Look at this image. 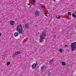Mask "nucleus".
Returning a JSON list of instances; mask_svg holds the SVG:
<instances>
[{
  "mask_svg": "<svg viewBox=\"0 0 76 76\" xmlns=\"http://www.w3.org/2000/svg\"><path fill=\"white\" fill-rule=\"evenodd\" d=\"M46 37V33L44 31H42V34L40 37L39 41L40 42H42L44 39H45Z\"/></svg>",
  "mask_w": 76,
  "mask_h": 76,
  "instance_id": "f257e3e1",
  "label": "nucleus"
},
{
  "mask_svg": "<svg viewBox=\"0 0 76 76\" xmlns=\"http://www.w3.org/2000/svg\"><path fill=\"white\" fill-rule=\"evenodd\" d=\"M23 28L21 24H20V25L17 26L16 29V31H17L19 34H23Z\"/></svg>",
  "mask_w": 76,
  "mask_h": 76,
  "instance_id": "f03ea898",
  "label": "nucleus"
},
{
  "mask_svg": "<svg viewBox=\"0 0 76 76\" xmlns=\"http://www.w3.org/2000/svg\"><path fill=\"white\" fill-rule=\"evenodd\" d=\"M71 48L72 50V52H73L74 50H75L76 48V42H72L71 45Z\"/></svg>",
  "mask_w": 76,
  "mask_h": 76,
  "instance_id": "7ed1b4c3",
  "label": "nucleus"
},
{
  "mask_svg": "<svg viewBox=\"0 0 76 76\" xmlns=\"http://www.w3.org/2000/svg\"><path fill=\"white\" fill-rule=\"evenodd\" d=\"M34 14L36 16H39V15H40L39 11L37 10L36 12H35Z\"/></svg>",
  "mask_w": 76,
  "mask_h": 76,
  "instance_id": "20e7f679",
  "label": "nucleus"
},
{
  "mask_svg": "<svg viewBox=\"0 0 76 76\" xmlns=\"http://www.w3.org/2000/svg\"><path fill=\"white\" fill-rule=\"evenodd\" d=\"M46 66L45 65H43L41 67V71H44V70H45V69H46Z\"/></svg>",
  "mask_w": 76,
  "mask_h": 76,
  "instance_id": "39448f33",
  "label": "nucleus"
},
{
  "mask_svg": "<svg viewBox=\"0 0 76 76\" xmlns=\"http://www.w3.org/2000/svg\"><path fill=\"white\" fill-rule=\"evenodd\" d=\"M36 66H37V64L36 63H34L32 65L31 67L32 68V69H35V67H36Z\"/></svg>",
  "mask_w": 76,
  "mask_h": 76,
  "instance_id": "423d86ee",
  "label": "nucleus"
},
{
  "mask_svg": "<svg viewBox=\"0 0 76 76\" xmlns=\"http://www.w3.org/2000/svg\"><path fill=\"white\" fill-rule=\"evenodd\" d=\"M53 61H54V59H53L52 60H50L49 61V64L51 65Z\"/></svg>",
  "mask_w": 76,
  "mask_h": 76,
  "instance_id": "0eeeda50",
  "label": "nucleus"
},
{
  "mask_svg": "<svg viewBox=\"0 0 76 76\" xmlns=\"http://www.w3.org/2000/svg\"><path fill=\"white\" fill-rule=\"evenodd\" d=\"M10 23L11 24V25H12H12H13L15 24V22L13 21H11L10 22Z\"/></svg>",
  "mask_w": 76,
  "mask_h": 76,
  "instance_id": "6e6552de",
  "label": "nucleus"
},
{
  "mask_svg": "<svg viewBox=\"0 0 76 76\" xmlns=\"http://www.w3.org/2000/svg\"><path fill=\"white\" fill-rule=\"evenodd\" d=\"M16 55H18L19 54H21L22 53L21 52L17 51L15 52Z\"/></svg>",
  "mask_w": 76,
  "mask_h": 76,
  "instance_id": "1a4fd4ad",
  "label": "nucleus"
},
{
  "mask_svg": "<svg viewBox=\"0 0 76 76\" xmlns=\"http://www.w3.org/2000/svg\"><path fill=\"white\" fill-rule=\"evenodd\" d=\"M19 35V33L17 32H16L14 33L15 37H18Z\"/></svg>",
  "mask_w": 76,
  "mask_h": 76,
  "instance_id": "9d476101",
  "label": "nucleus"
},
{
  "mask_svg": "<svg viewBox=\"0 0 76 76\" xmlns=\"http://www.w3.org/2000/svg\"><path fill=\"white\" fill-rule=\"evenodd\" d=\"M72 15L73 18H76V15L75 14V13H73L72 14Z\"/></svg>",
  "mask_w": 76,
  "mask_h": 76,
  "instance_id": "9b49d317",
  "label": "nucleus"
},
{
  "mask_svg": "<svg viewBox=\"0 0 76 76\" xmlns=\"http://www.w3.org/2000/svg\"><path fill=\"white\" fill-rule=\"evenodd\" d=\"M62 64L63 66H66V63L64 62H62Z\"/></svg>",
  "mask_w": 76,
  "mask_h": 76,
  "instance_id": "f8f14e48",
  "label": "nucleus"
},
{
  "mask_svg": "<svg viewBox=\"0 0 76 76\" xmlns=\"http://www.w3.org/2000/svg\"><path fill=\"white\" fill-rule=\"evenodd\" d=\"M15 56H16V53H14L13 54V55H12L13 57H15Z\"/></svg>",
  "mask_w": 76,
  "mask_h": 76,
  "instance_id": "ddd939ff",
  "label": "nucleus"
},
{
  "mask_svg": "<svg viewBox=\"0 0 76 76\" xmlns=\"http://www.w3.org/2000/svg\"><path fill=\"white\" fill-rule=\"evenodd\" d=\"M25 26L27 28H28V26H29V25L28 24H26L25 25Z\"/></svg>",
  "mask_w": 76,
  "mask_h": 76,
  "instance_id": "4468645a",
  "label": "nucleus"
},
{
  "mask_svg": "<svg viewBox=\"0 0 76 76\" xmlns=\"http://www.w3.org/2000/svg\"><path fill=\"white\" fill-rule=\"evenodd\" d=\"M10 64V62H8L7 63V66H9Z\"/></svg>",
  "mask_w": 76,
  "mask_h": 76,
  "instance_id": "2eb2a0df",
  "label": "nucleus"
},
{
  "mask_svg": "<svg viewBox=\"0 0 76 76\" xmlns=\"http://www.w3.org/2000/svg\"><path fill=\"white\" fill-rule=\"evenodd\" d=\"M68 14L69 15V16H70V15H71V13L70 12H69L68 13Z\"/></svg>",
  "mask_w": 76,
  "mask_h": 76,
  "instance_id": "dca6fc26",
  "label": "nucleus"
},
{
  "mask_svg": "<svg viewBox=\"0 0 76 76\" xmlns=\"http://www.w3.org/2000/svg\"><path fill=\"white\" fill-rule=\"evenodd\" d=\"M41 6H42V7H43V8H45V6L43 5H42Z\"/></svg>",
  "mask_w": 76,
  "mask_h": 76,
  "instance_id": "f3484780",
  "label": "nucleus"
},
{
  "mask_svg": "<svg viewBox=\"0 0 76 76\" xmlns=\"http://www.w3.org/2000/svg\"><path fill=\"white\" fill-rule=\"evenodd\" d=\"M59 51H60V53H62V49H60L59 50Z\"/></svg>",
  "mask_w": 76,
  "mask_h": 76,
  "instance_id": "a211bd4d",
  "label": "nucleus"
},
{
  "mask_svg": "<svg viewBox=\"0 0 76 76\" xmlns=\"http://www.w3.org/2000/svg\"><path fill=\"white\" fill-rule=\"evenodd\" d=\"M57 19H60V16H58V18H57Z\"/></svg>",
  "mask_w": 76,
  "mask_h": 76,
  "instance_id": "6ab92c4d",
  "label": "nucleus"
},
{
  "mask_svg": "<svg viewBox=\"0 0 76 76\" xmlns=\"http://www.w3.org/2000/svg\"><path fill=\"white\" fill-rule=\"evenodd\" d=\"M68 46L67 45H65V47H67Z\"/></svg>",
  "mask_w": 76,
  "mask_h": 76,
  "instance_id": "aec40b11",
  "label": "nucleus"
},
{
  "mask_svg": "<svg viewBox=\"0 0 76 76\" xmlns=\"http://www.w3.org/2000/svg\"><path fill=\"white\" fill-rule=\"evenodd\" d=\"M45 16H47V17L48 16L47 15V14L45 13Z\"/></svg>",
  "mask_w": 76,
  "mask_h": 76,
  "instance_id": "412c9836",
  "label": "nucleus"
},
{
  "mask_svg": "<svg viewBox=\"0 0 76 76\" xmlns=\"http://www.w3.org/2000/svg\"><path fill=\"white\" fill-rule=\"evenodd\" d=\"M27 5H28V6H30V4H29V3H28V4H27Z\"/></svg>",
  "mask_w": 76,
  "mask_h": 76,
  "instance_id": "4be33fe9",
  "label": "nucleus"
},
{
  "mask_svg": "<svg viewBox=\"0 0 76 76\" xmlns=\"http://www.w3.org/2000/svg\"><path fill=\"white\" fill-rule=\"evenodd\" d=\"M32 1H33V2H35V0H32Z\"/></svg>",
  "mask_w": 76,
  "mask_h": 76,
  "instance_id": "5701e85b",
  "label": "nucleus"
},
{
  "mask_svg": "<svg viewBox=\"0 0 76 76\" xmlns=\"http://www.w3.org/2000/svg\"><path fill=\"white\" fill-rule=\"evenodd\" d=\"M1 34L0 33V37L1 36Z\"/></svg>",
  "mask_w": 76,
  "mask_h": 76,
  "instance_id": "b1692460",
  "label": "nucleus"
},
{
  "mask_svg": "<svg viewBox=\"0 0 76 76\" xmlns=\"http://www.w3.org/2000/svg\"><path fill=\"white\" fill-rule=\"evenodd\" d=\"M31 6H32V5H31L30 6V8H31Z\"/></svg>",
  "mask_w": 76,
  "mask_h": 76,
  "instance_id": "393cba45",
  "label": "nucleus"
},
{
  "mask_svg": "<svg viewBox=\"0 0 76 76\" xmlns=\"http://www.w3.org/2000/svg\"><path fill=\"white\" fill-rule=\"evenodd\" d=\"M35 27H37V25H35Z\"/></svg>",
  "mask_w": 76,
  "mask_h": 76,
  "instance_id": "a878e982",
  "label": "nucleus"
},
{
  "mask_svg": "<svg viewBox=\"0 0 76 76\" xmlns=\"http://www.w3.org/2000/svg\"><path fill=\"white\" fill-rule=\"evenodd\" d=\"M56 18H57V16H56Z\"/></svg>",
  "mask_w": 76,
  "mask_h": 76,
  "instance_id": "bb28decb",
  "label": "nucleus"
},
{
  "mask_svg": "<svg viewBox=\"0 0 76 76\" xmlns=\"http://www.w3.org/2000/svg\"><path fill=\"white\" fill-rule=\"evenodd\" d=\"M53 1H56V0H53Z\"/></svg>",
  "mask_w": 76,
  "mask_h": 76,
  "instance_id": "cd10ccee",
  "label": "nucleus"
},
{
  "mask_svg": "<svg viewBox=\"0 0 76 76\" xmlns=\"http://www.w3.org/2000/svg\"><path fill=\"white\" fill-rule=\"evenodd\" d=\"M38 34H39V33H38Z\"/></svg>",
  "mask_w": 76,
  "mask_h": 76,
  "instance_id": "c85d7f7f",
  "label": "nucleus"
},
{
  "mask_svg": "<svg viewBox=\"0 0 76 76\" xmlns=\"http://www.w3.org/2000/svg\"><path fill=\"white\" fill-rule=\"evenodd\" d=\"M50 75H49V76H50Z\"/></svg>",
  "mask_w": 76,
  "mask_h": 76,
  "instance_id": "c756f323",
  "label": "nucleus"
}]
</instances>
